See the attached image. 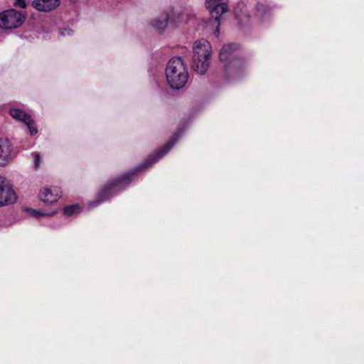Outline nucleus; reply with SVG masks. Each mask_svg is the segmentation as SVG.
Segmentation results:
<instances>
[{
	"mask_svg": "<svg viewBox=\"0 0 364 364\" xmlns=\"http://www.w3.org/2000/svg\"><path fill=\"white\" fill-rule=\"evenodd\" d=\"M182 133L183 132L178 129L164 146L158 149L154 154L149 155L144 162L116 179L108 182L100 191L96 199L90 203L89 207L90 208H95L124 190L138 174L145 171L162 159L181 137Z\"/></svg>",
	"mask_w": 364,
	"mask_h": 364,
	"instance_id": "1",
	"label": "nucleus"
},
{
	"mask_svg": "<svg viewBox=\"0 0 364 364\" xmlns=\"http://www.w3.org/2000/svg\"><path fill=\"white\" fill-rule=\"evenodd\" d=\"M239 49L236 43H230L225 44L220 50L219 59L225 62L223 73L228 80H237L242 77L247 71L245 60L236 55L235 53Z\"/></svg>",
	"mask_w": 364,
	"mask_h": 364,
	"instance_id": "2",
	"label": "nucleus"
},
{
	"mask_svg": "<svg viewBox=\"0 0 364 364\" xmlns=\"http://www.w3.org/2000/svg\"><path fill=\"white\" fill-rule=\"evenodd\" d=\"M205 6L210 12L211 18L208 21H202L196 29L198 31L205 29L208 33H212L215 37L218 38L220 34L221 16L228 11L227 0H205Z\"/></svg>",
	"mask_w": 364,
	"mask_h": 364,
	"instance_id": "3",
	"label": "nucleus"
},
{
	"mask_svg": "<svg viewBox=\"0 0 364 364\" xmlns=\"http://www.w3.org/2000/svg\"><path fill=\"white\" fill-rule=\"evenodd\" d=\"M166 77L171 89L180 90L186 84L188 79L187 67L180 57L169 60L166 68Z\"/></svg>",
	"mask_w": 364,
	"mask_h": 364,
	"instance_id": "4",
	"label": "nucleus"
},
{
	"mask_svg": "<svg viewBox=\"0 0 364 364\" xmlns=\"http://www.w3.org/2000/svg\"><path fill=\"white\" fill-rule=\"evenodd\" d=\"M212 55V47L205 39L195 41L193 46V69L200 75H203L209 68Z\"/></svg>",
	"mask_w": 364,
	"mask_h": 364,
	"instance_id": "5",
	"label": "nucleus"
},
{
	"mask_svg": "<svg viewBox=\"0 0 364 364\" xmlns=\"http://www.w3.org/2000/svg\"><path fill=\"white\" fill-rule=\"evenodd\" d=\"M170 25L179 27L185 24H193L196 21V13L191 8H168Z\"/></svg>",
	"mask_w": 364,
	"mask_h": 364,
	"instance_id": "6",
	"label": "nucleus"
},
{
	"mask_svg": "<svg viewBox=\"0 0 364 364\" xmlns=\"http://www.w3.org/2000/svg\"><path fill=\"white\" fill-rule=\"evenodd\" d=\"M26 19L21 12L15 9H8L0 13V28L14 29L21 26Z\"/></svg>",
	"mask_w": 364,
	"mask_h": 364,
	"instance_id": "7",
	"label": "nucleus"
},
{
	"mask_svg": "<svg viewBox=\"0 0 364 364\" xmlns=\"http://www.w3.org/2000/svg\"><path fill=\"white\" fill-rule=\"evenodd\" d=\"M254 17L262 25L268 24L272 17V8L266 1H258L254 7Z\"/></svg>",
	"mask_w": 364,
	"mask_h": 364,
	"instance_id": "8",
	"label": "nucleus"
},
{
	"mask_svg": "<svg viewBox=\"0 0 364 364\" xmlns=\"http://www.w3.org/2000/svg\"><path fill=\"white\" fill-rule=\"evenodd\" d=\"M16 200V195L9 181L0 176V206L14 203Z\"/></svg>",
	"mask_w": 364,
	"mask_h": 364,
	"instance_id": "9",
	"label": "nucleus"
},
{
	"mask_svg": "<svg viewBox=\"0 0 364 364\" xmlns=\"http://www.w3.org/2000/svg\"><path fill=\"white\" fill-rule=\"evenodd\" d=\"M16 156V151L8 139H0V166L11 163Z\"/></svg>",
	"mask_w": 364,
	"mask_h": 364,
	"instance_id": "10",
	"label": "nucleus"
},
{
	"mask_svg": "<svg viewBox=\"0 0 364 364\" xmlns=\"http://www.w3.org/2000/svg\"><path fill=\"white\" fill-rule=\"evenodd\" d=\"M60 188L57 186L45 187L39 193V198L43 203H55L61 197Z\"/></svg>",
	"mask_w": 364,
	"mask_h": 364,
	"instance_id": "11",
	"label": "nucleus"
},
{
	"mask_svg": "<svg viewBox=\"0 0 364 364\" xmlns=\"http://www.w3.org/2000/svg\"><path fill=\"white\" fill-rule=\"evenodd\" d=\"M60 0H33L32 6L38 11L49 12L56 9Z\"/></svg>",
	"mask_w": 364,
	"mask_h": 364,
	"instance_id": "12",
	"label": "nucleus"
},
{
	"mask_svg": "<svg viewBox=\"0 0 364 364\" xmlns=\"http://www.w3.org/2000/svg\"><path fill=\"white\" fill-rule=\"evenodd\" d=\"M170 15L168 9L164 10L159 16L151 21V26L159 31H164L168 24H170Z\"/></svg>",
	"mask_w": 364,
	"mask_h": 364,
	"instance_id": "13",
	"label": "nucleus"
},
{
	"mask_svg": "<svg viewBox=\"0 0 364 364\" xmlns=\"http://www.w3.org/2000/svg\"><path fill=\"white\" fill-rule=\"evenodd\" d=\"M9 114L12 118L23 122H25L31 117L30 114H27L23 110L16 107L11 108L9 109Z\"/></svg>",
	"mask_w": 364,
	"mask_h": 364,
	"instance_id": "14",
	"label": "nucleus"
},
{
	"mask_svg": "<svg viewBox=\"0 0 364 364\" xmlns=\"http://www.w3.org/2000/svg\"><path fill=\"white\" fill-rule=\"evenodd\" d=\"M235 16L238 19L239 23L241 26V27L245 28L246 26L249 25L250 16L247 11H242V13L240 14L237 13V11L236 10Z\"/></svg>",
	"mask_w": 364,
	"mask_h": 364,
	"instance_id": "15",
	"label": "nucleus"
},
{
	"mask_svg": "<svg viewBox=\"0 0 364 364\" xmlns=\"http://www.w3.org/2000/svg\"><path fill=\"white\" fill-rule=\"evenodd\" d=\"M81 207L78 204L68 205L64 208L63 213L67 216H73L80 213Z\"/></svg>",
	"mask_w": 364,
	"mask_h": 364,
	"instance_id": "16",
	"label": "nucleus"
},
{
	"mask_svg": "<svg viewBox=\"0 0 364 364\" xmlns=\"http://www.w3.org/2000/svg\"><path fill=\"white\" fill-rule=\"evenodd\" d=\"M24 123L26 125L31 136L36 135L38 133V127L31 116Z\"/></svg>",
	"mask_w": 364,
	"mask_h": 364,
	"instance_id": "17",
	"label": "nucleus"
},
{
	"mask_svg": "<svg viewBox=\"0 0 364 364\" xmlns=\"http://www.w3.org/2000/svg\"><path fill=\"white\" fill-rule=\"evenodd\" d=\"M30 213L33 216H34L36 218H40V217H46V216H52L56 213V210L47 212V211H41V210H37L35 209H31L30 210Z\"/></svg>",
	"mask_w": 364,
	"mask_h": 364,
	"instance_id": "18",
	"label": "nucleus"
},
{
	"mask_svg": "<svg viewBox=\"0 0 364 364\" xmlns=\"http://www.w3.org/2000/svg\"><path fill=\"white\" fill-rule=\"evenodd\" d=\"M14 5L16 7L25 9L27 4L26 0H15Z\"/></svg>",
	"mask_w": 364,
	"mask_h": 364,
	"instance_id": "19",
	"label": "nucleus"
},
{
	"mask_svg": "<svg viewBox=\"0 0 364 364\" xmlns=\"http://www.w3.org/2000/svg\"><path fill=\"white\" fill-rule=\"evenodd\" d=\"M73 33V31L69 28H65L61 30H60V34L61 36H70Z\"/></svg>",
	"mask_w": 364,
	"mask_h": 364,
	"instance_id": "20",
	"label": "nucleus"
},
{
	"mask_svg": "<svg viewBox=\"0 0 364 364\" xmlns=\"http://www.w3.org/2000/svg\"><path fill=\"white\" fill-rule=\"evenodd\" d=\"M32 154L34 158L35 166H36V167H38L40 165V162H41L40 156L36 152H34Z\"/></svg>",
	"mask_w": 364,
	"mask_h": 364,
	"instance_id": "21",
	"label": "nucleus"
}]
</instances>
